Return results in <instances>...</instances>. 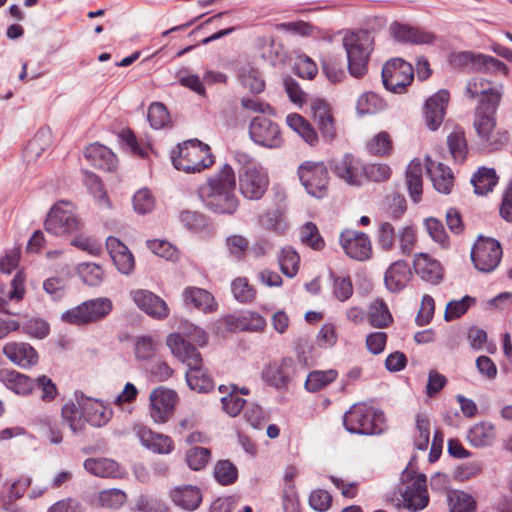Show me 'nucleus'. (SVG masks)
<instances>
[{
	"label": "nucleus",
	"instance_id": "1",
	"mask_svg": "<svg viewBox=\"0 0 512 512\" xmlns=\"http://www.w3.org/2000/svg\"><path fill=\"white\" fill-rule=\"evenodd\" d=\"M235 188L234 170L226 163L198 188V196L209 211L219 215H233L239 207Z\"/></svg>",
	"mask_w": 512,
	"mask_h": 512
},
{
	"label": "nucleus",
	"instance_id": "2",
	"mask_svg": "<svg viewBox=\"0 0 512 512\" xmlns=\"http://www.w3.org/2000/svg\"><path fill=\"white\" fill-rule=\"evenodd\" d=\"M167 345L172 354L186 364V382L189 388L198 393H208L214 388V381L207 369L203 367V359L195 345L178 334L167 337Z\"/></svg>",
	"mask_w": 512,
	"mask_h": 512
},
{
	"label": "nucleus",
	"instance_id": "3",
	"mask_svg": "<svg viewBox=\"0 0 512 512\" xmlns=\"http://www.w3.org/2000/svg\"><path fill=\"white\" fill-rule=\"evenodd\" d=\"M497 97V95L492 96L488 106H477L473 121L478 136V144L482 149L488 151L500 149L507 141L506 132L496 128Z\"/></svg>",
	"mask_w": 512,
	"mask_h": 512
},
{
	"label": "nucleus",
	"instance_id": "4",
	"mask_svg": "<svg viewBox=\"0 0 512 512\" xmlns=\"http://www.w3.org/2000/svg\"><path fill=\"white\" fill-rule=\"evenodd\" d=\"M343 423L350 433L375 435L384 431L385 417L373 406L356 403L344 414Z\"/></svg>",
	"mask_w": 512,
	"mask_h": 512
},
{
	"label": "nucleus",
	"instance_id": "5",
	"mask_svg": "<svg viewBox=\"0 0 512 512\" xmlns=\"http://www.w3.org/2000/svg\"><path fill=\"white\" fill-rule=\"evenodd\" d=\"M178 154L173 152L172 163L177 170L186 173H197L209 168L214 163V157L207 144L198 139H192L179 144Z\"/></svg>",
	"mask_w": 512,
	"mask_h": 512
},
{
	"label": "nucleus",
	"instance_id": "6",
	"mask_svg": "<svg viewBox=\"0 0 512 512\" xmlns=\"http://www.w3.org/2000/svg\"><path fill=\"white\" fill-rule=\"evenodd\" d=\"M373 39L366 31L350 33L343 38L348 60L349 73L360 78L367 72V64L372 51Z\"/></svg>",
	"mask_w": 512,
	"mask_h": 512
},
{
	"label": "nucleus",
	"instance_id": "7",
	"mask_svg": "<svg viewBox=\"0 0 512 512\" xmlns=\"http://www.w3.org/2000/svg\"><path fill=\"white\" fill-rule=\"evenodd\" d=\"M414 471L406 468L401 474L403 488L400 489L399 504L410 511H419L427 507L429 495L427 481L424 474L413 477Z\"/></svg>",
	"mask_w": 512,
	"mask_h": 512
},
{
	"label": "nucleus",
	"instance_id": "8",
	"mask_svg": "<svg viewBox=\"0 0 512 512\" xmlns=\"http://www.w3.org/2000/svg\"><path fill=\"white\" fill-rule=\"evenodd\" d=\"M79 225L74 206L70 202L62 200L50 209L44 228L52 235L64 236L73 234L78 230Z\"/></svg>",
	"mask_w": 512,
	"mask_h": 512
},
{
	"label": "nucleus",
	"instance_id": "9",
	"mask_svg": "<svg viewBox=\"0 0 512 512\" xmlns=\"http://www.w3.org/2000/svg\"><path fill=\"white\" fill-rule=\"evenodd\" d=\"M111 310L112 303L109 299H91L62 313L61 320L73 325H83L101 320Z\"/></svg>",
	"mask_w": 512,
	"mask_h": 512
},
{
	"label": "nucleus",
	"instance_id": "10",
	"mask_svg": "<svg viewBox=\"0 0 512 512\" xmlns=\"http://www.w3.org/2000/svg\"><path fill=\"white\" fill-rule=\"evenodd\" d=\"M249 136L255 144L268 149H278L284 143L280 126L263 115L256 116L250 121Z\"/></svg>",
	"mask_w": 512,
	"mask_h": 512
},
{
	"label": "nucleus",
	"instance_id": "11",
	"mask_svg": "<svg viewBox=\"0 0 512 512\" xmlns=\"http://www.w3.org/2000/svg\"><path fill=\"white\" fill-rule=\"evenodd\" d=\"M298 176L308 194L316 198H323L326 195L329 177L323 162H303L298 167Z\"/></svg>",
	"mask_w": 512,
	"mask_h": 512
},
{
	"label": "nucleus",
	"instance_id": "12",
	"mask_svg": "<svg viewBox=\"0 0 512 512\" xmlns=\"http://www.w3.org/2000/svg\"><path fill=\"white\" fill-rule=\"evenodd\" d=\"M296 363L290 357H284L266 364L261 371L262 380L279 391L288 390L296 376Z\"/></svg>",
	"mask_w": 512,
	"mask_h": 512
},
{
	"label": "nucleus",
	"instance_id": "13",
	"mask_svg": "<svg viewBox=\"0 0 512 512\" xmlns=\"http://www.w3.org/2000/svg\"><path fill=\"white\" fill-rule=\"evenodd\" d=\"M414 78V69L409 62L401 58L387 61L382 68L384 87L394 93H402Z\"/></svg>",
	"mask_w": 512,
	"mask_h": 512
},
{
	"label": "nucleus",
	"instance_id": "14",
	"mask_svg": "<svg viewBox=\"0 0 512 512\" xmlns=\"http://www.w3.org/2000/svg\"><path fill=\"white\" fill-rule=\"evenodd\" d=\"M239 191L248 200H260L269 186V176L261 165H253L239 171Z\"/></svg>",
	"mask_w": 512,
	"mask_h": 512
},
{
	"label": "nucleus",
	"instance_id": "15",
	"mask_svg": "<svg viewBox=\"0 0 512 512\" xmlns=\"http://www.w3.org/2000/svg\"><path fill=\"white\" fill-rule=\"evenodd\" d=\"M502 258V247L499 241L492 238L479 237L472 247L471 260L475 268L484 273L494 271Z\"/></svg>",
	"mask_w": 512,
	"mask_h": 512
},
{
	"label": "nucleus",
	"instance_id": "16",
	"mask_svg": "<svg viewBox=\"0 0 512 512\" xmlns=\"http://www.w3.org/2000/svg\"><path fill=\"white\" fill-rule=\"evenodd\" d=\"M150 416L155 423H165L173 415L178 395L173 389L159 386L149 396Z\"/></svg>",
	"mask_w": 512,
	"mask_h": 512
},
{
	"label": "nucleus",
	"instance_id": "17",
	"mask_svg": "<svg viewBox=\"0 0 512 512\" xmlns=\"http://www.w3.org/2000/svg\"><path fill=\"white\" fill-rule=\"evenodd\" d=\"M339 240L346 255L354 260L365 261L372 255L370 238L363 232L345 230Z\"/></svg>",
	"mask_w": 512,
	"mask_h": 512
},
{
	"label": "nucleus",
	"instance_id": "18",
	"mask_svg": "<svg viewBox=\"0 0 512 512\" xmlns=\"http://www.w3.org/2000/svg\"><path fill=\"white\" fill-rule=\"evenodd\" d=\"M332 172L349 185L358 186L364 177V165L352 154L334 159L330 164Z\"/></svg>",
	"mask_w": 512,
	"mask_h": 512
},
{
	"label": "nucleus",
	"instance_id": "19",
	"mask_svg": "<svg viewBox=\"0 0 512 512\" xmlns=\"http://www.w3.org/2000/svg\"><path fill=\"white\" fill-rule=\"evenodd\" d=\"M449 100L450 93L446 89L439 90L427 99L425 103V120L430 130L435 131L442 124Z\"/></svg>",
	"mask_w": 512,
	"mask_h": 512
},
{
	"label": "nucleus",
	"instance_id": "20",
	"mask_svg": "<svg viewBox=\"0 0 512 512\" xmlns=\"http://www.w3.org/2000/svg\"><path fill=\"white\" fill-rule=\"evenodd\" d=\"M392 37L402 43L415 45H430L436 40V35L422 28L411 27L406 24L394 22L390 26Z\"/></svg>",
	"mask_w": 512,
	"mask_h": 512
},
{
	"label": "nucleus",
	"instance_id": "21",
	"mask_svg": "<svg viewBox=\"0 0 512 512\" xmlns=\"http://www.w3.org/2000/svg\"><path fill=\"white\" fill-rule=\"evenodd\" d=\"M2 352L13 364L23 369H28L38 362V353L25 342H8L3 346Z\"/></svg>",
	"mask_w": 512,
	"mask_h": 512
},
{
	"label": "nucleus",
	"instance_id": "22",
	"mask_svg": "<svg viewBox=\"0 0 512 512\" xmlns=\"http://www.w3.org/2000/svg\"><path fill=\"white\" fill-rule=\"evenodd\" d=\"M133 301L139 309L154 318H165L169 309L164 300L151 291L140 289L131 292Z\"/></svg>",
	"mask_w": 512,
	"mask_h": 512
},
{
	"label": "nucleus",
	"instance_id": "23",
	"mask_svg": "<svg viewBox=\"0 0 512 512\" xmlns=\"http://www.w3.org/2000/svg\"><path fill=\"white\" fill-rule=\"evenodd\" d=\"M307 104L322 135L330 139L333 138L335 135V126L329 104L321 98H310Z\"/></svg>",
	"mask_w": 512,
	"mask_h": 512
},
{
	"label": "nucleus",
	"instance_id": "24",
	"mask_svg": "<svg viewBox=\"0 0 512 512\" xmlns=\"http://www.w3.org/2000/svg\"><path fill=\"white\" fill-rule=\"evenodd\" d=\"M106 248L120 273L128 275L133 271L135 266L134 257L124 243L118 238L110 236L106 240Z\"/></svg>",
	"mask_w": 512,
	"mask_h": 512
},
{
	"label": "nucleus",
	"instance_id": "25",
	"mask_svg": "<svg viewBox=\"0 0 512 512\" xmlns=\"http://www.w3.org/2000/svg\"><path fill=\"white\" fill-rule=\"evenodd\" d=\"M497 95V106L500 103L502 97V91L500 87L494 86L490 81L483 77L477 76L472 78L466 86L465 96L469 98H475L481 96L478 106H488L492 96Z\"/></svg>",
	"mask_w": 512,
	"mask_h": 512
},
{
	"label": "nucleus",
	"instance_id": "26",
	"mask_svg": "<svg viewBox=\"0 0 512 512\" xmlns=\"http://www.w3.org/2000/svg\"><path fill=\"white\" fill-rule=\"evenodd\" d=\"M413 267L415 273L425 282L438 284L442 280L443 272L440 263L427 253L415 255Z\"/></svg>",
	"mask_w": 512,
	"mask_h": 512
},
{
	"label": "nucleus",
	"instance_id": "27",
	"mask_svg": "<svg viewBox=\"0 0 512 512\" xmlns=\"http://www.w3.org/2000/svg\"><path fill=\"white\" fill-rule=\"evenodd\" d=\"M412 278V272L404 260L393 262L385 272L384 282L391 292L403 290Z\"/></svg>",
	"mask_w": 512,
	"mask_h": 512
},
{
	"label": "nucleus",
	"instance_id": "28",
	"mask_svg": "<svg viewBox=\"0 0 512 512\" xmlns=\"http://www.w3.org/2000/svg\"><path fill=\"white\" fill-rule=\"evenodd\" d=\"M426 169L433 187L442 194H449L453 187L454 177L451 169L443 163H436L426 158Z\"/></svg>",
	"mask_w": 512,
	"mask_h": 512
},
{
	"label": "nucleus",
	"instance_id": "29",
	"mask_svg": "<svg viewBox=\"0 0 512 512\" xmlns=\"http://www.w3.org/2000/svg\"><path fill=\"white\" fill-rule=\"evenodd\" d=\"M85 158L96 168L114 171L117 167L116 155L106 146L93 143L84 152Z\"/></svg>",
	"mask_w": 512,
	"mask_h": 512
},
{
	"label": "nucleus",
	"instance_id": "30",
	"mask_svg": "<svg viewBox=\"0 0 512 512\" xmlns=\"http://www.w3.org/2000/svg\"><path fill=\"white\" fill-rule=\"evenodd\" d=\"M85 470L102 478H122L125 470L110 458H88L83 464Z\"/></svg>",
	"mask_w": 512,
	"mask_h": 512
},
{
	"label": "nucleus",
	"instance_id": "31",
	"mask_svg": "<svg viewBox=\"0 0 512 512\" xmlns=\"http://www.w3.org/2000/svg\"><path fill=\"white\" fill-rule=\"evenodd\" d=\"M173 503L186 511L196 510L202 502V493L197 486L182 485L170 492Z\"/></svg>",
	"mask_w": 512,
	"mask_h": 512
},
{
	"label": "nucleus",
	"instance_id": "32",
	"mask_svg": "<svg viewBox=\"0 0 512 512\" xmlns=\"http://www.w3.org/2000/svg\"><path fill=\"white\" fill-rule=\"evenodd\" d=\"M137 435L141 444L155 453L169 454L174 449V442L167 435L153 432L145 427H140Z\"/></svg>",
	"mask_w": 512,
	"mask_h": 512
},
{
	"label": "nucleus",
	"instance_id": "33",
	"mask_svg": "<svg viewBox=\"0 0 512 512\" xmlns=\"http://www.w3.org/2000/svg\"><path fill=\"white\" fill-rule=\"evenodd\" d=\"M0 382L14 393L23 396L30 394L35 386L32 378L12 369L0 370Z\"/></svg>",
	"mask_w": 512,
	"mask_h": 512
},
{
	"label": "nucleus",
	"instance_id": "34",
	"mask_svg": "<svg viewBox=\"0 0 512 512\" xmlns=\"http://www.w3.org/2000/svg\"><path fill=\"white\" fill-rule=\"evenodd\" d=\"M185 302L195 308L207 313L215 311L217 303L213 295L205 289L188 287L184 291Z\"/></svg>",
	"mask_w": 512,
	"mask_h": 512
},
{
	"label": "nucleus",
	"instance_id": "35",
	"mask_svg": "<svg viewBox=\"0 0 512 512\" xmlns=\"http://www.w3.org/2000/svg\"><path fill=\"white\" fill-rule=\"evenodd\" d=\"M228 323L242 331H261L266 326L265 319L257 312L246 311L238 316H230Z\"/></svg>",
	"mask_w": 512,
	"mask_h": 512
},
{
	"label": "nucleus",
	"instance_id": "36",
	"mask_svg": "<svg viewBox=\"0 0 512 512\" xmlns=\"http://www.w3.org/2000/svg\"><path fill=\"white\" fill-rule=\"evenodd\" d=\"M286 122L310 146H315L318 143L319 138L315 129L301 115L296 113L289 114Z\"/></svg>",
	"mask_w": 512,
	"mask_h": 512
},
{
	"label": "nucleus",
	"instance_id": "37",
	"mask_svg": "<svg viewBox=\"0 0 512 512\" xmlns=\"http://www.w3.org/2000/svg\"><path fill=\"white\" fill-rule=\"evenodd\" d=\"M406 184L412 200L419 202L422 196V165L418 159L412 160L407 167Z\"/></svg>",
	"mask_w": 512,
	"mask_h": 512
},
{
	"label": "nucleus",
	"instance_id": "38",
	"mask_svg": "<svg viewBox=\"0 0 512 512\" xmlns=\"http://www.w3.org/2000/svg\"><path fill=\"white\" fill-rule=\"evenodd\" d=\"M498 182V177L493 168L481 167L471 178L474 192L478 195H486L491 192Z\"/></svg>",
	"mask_w": 512,
	"mask_h": 512
},
{
	"label": "nucleus",
	"instance_id": "39",
	"mask_svg": "<svg viewBox=\"0 0 512 512\" xmlns=\"http://www.w3.org/2000/svg\"><path fill=\"white\" fill-rule=\"evenodd\" d=\"M218 389L221 393H226V395L221 398L223 410L231 417L237 416L246 405V401L240 397L237 387L231 386L228 388L221 385Z\"/></svg>",
	"mask_w": 512,
	"mask_h": 512
},
{
	"label": "nucleus",
	"instance_id": "40",
	"mask_svg": "<svg viewBox=\"0 0 512 512\" xmlns=\"http://www.w3.org/2000/svg\"><path fill=\"white\" fill-rule=\"evenodd\" d=\"M495 438V428L488 422L475 424L467 434V440L475 447L491 445Z\"/></svg>",
	"mask_w": 512,
	"mask_h": 512
},
{
	"label": "nucleus",
	"instance_id": "41",
	"mask_svg": "<svg viewBox=\"0 0 512 512\" xmlns=\"http://www.w3.org/2000/svg\"><path fill=\"white\" fill-rule=\"evenodd\" d=\"M455 60L461 64H466L468 62L475 63L485 70L504 71L506 69V66L503 62L492 56L482 54L475 55L471 52H461L455 56Z\"/></svg>",
	"mask_w": 512,
	"mask_h": 512
},
{
	"label": "nucleus",
	"instance_id": "42",
	"mask_svg": "<svg viewBox=\"0 0 512 512\" xmlns=\"http://www.w3.org/2000/svg\"><path fill=\"white\" fill-rule=\"evenodd\" d=\"M447 145L455 162L463 163L468 153L464 130L456 127L447 137Z\"/></svg>",
	"mask_w": 512,
	"mask_h": 512
},
{
	"label": "nucleus",
	"instance_id": "43",
	"mask_svg": "<svg viewBox=\"0 0 512 512\" xmlns=\"http://www.w3.org/2000/svg\"><path fill=\"white\" fill-rule=\"evenodd\" d=\"M111 416L112 411L98 402H89L83 411L85 422L94 427L104 426Z\"/></svg>",
	"mask_w": 512,
	"mask_h": 512
},
{
	"label": "nucleus",
	"instance_id": "44",
	"mask_svg": "<svg viewBox=\"0 0 512 512\" xmlns=\"http://www.w3.org/2000/svg\"><path fill=\"white\" fill-rule=\"evenodd\" d=\"M61 417L74 434H79L85 429L83 412L73 402L65 403L61 410Z\"/></svg>",
	"mask_w": 512,
	"mask_h": 512
},
{
	"label": "nucleus",
	"instance_id": "45",
	"mask_svg": "<svg viewBox=\"0 0 512 512\" xmlns=\"http://www.w3.org/2000/svg\"><path fill=\"white\" fill-rule=\"evenodd\" d=\"M83 183L99 205L111 208V202L103 188L101 179L90 171H84Z\"/></svg>",
	"mask_w": 512,
	"mask_h": 512
},
{
	"label": "nucleus",
	"instance_id": "46",
	"mask_svg": "<svg viewBox=\"0 0 512 512\" xmlns=\"http://www.w3.org/2000/svg\"><path fill=\"white\" fill-rule=\"evenodd\" d=\"M231 292L236 301L248 304L256 298V289L246 277H237L231 282Z\"/></svg>",
	"mask_w": 512,
	"mask_h": 512
},
{
	"label": "nucleus",
	"instance_id": "47",
	"mask_svg": "<svg viewBox=\"0 0 512 512\" xmlns=\"http://www.w3.org/2000/svg\"><path fill=\"white\" fill-rule=\"evenodd\" d=\"M238 77L241 85L253 94H259L265 88V82L260 72L253 67H242Z\"/></svg>",
	"mask_w": 512,
	"mask_h": 512
},
{
	"label": "nucleus",
	"instance_id": "48",
	"mask_svg": "<svg viewBox=\"0 0 512 512\" xmlns=\"http://www.w3.org/2000/svg\"><path fill=\"white\" fill-rule=\"evenodd\" d=\"M368 319L370 324L377 328L387 327L393 320L388 306L380 299H376L371 303Z\"/></svg>",
	"mask_w": 512,
	"mask_h": 512
},
{
	"label": "nucleus",
	"instance_id": "49",
	"mask_svg": "<svg viewBox=\"0 0 512 512\" xmlns=\"http://www.w3.org/2000/svg\"><path fill=\"white\" fill-rule=\"evenodd\" d=\"M447 498L450 512H475L476 510L475 500L464 491H450Z\"/></svg>",
	"mask_w": 512,
	"mask_h": 512
},
{
	"label": "nucleus",
	"instance_id": "50",
	"mask_svg": "<svg viewBox=\"0 0 512 512\" xmlns=\"http://www.w3.org/2000/svg\"><path fill=\"white\" fill-rule=\"evenodd\" d=\"M417 241L416 230L412 225L398 226L396 230V243L403 256H409L415 248Z\"/></svg>",
	"mask_w": 512,
	"mask_h": 512
},
{
	"label": "nucleus",
	"instance_id": "51",
	"mask_svg": "<svg viewBox=\"0 0 512 512\" xmlns=\"http://www.w3.org/2000/svg\"><path fill=\"white\" fill-rule=\"evenodd\" d=\"M338 376L334 369L325 371L315 370L308 374L305 381V388L310 392H316L333 382Z\"/></svg>",
	"mask_w": 512,
	"mask_h": 512
},
{
	"label": "nucleus",
	"instance_id": "52",
	"mask_svg": "<svg viewBox=\"0 0 512 512\" xmlns=\"http://www.w3.org/2000/svg\"><path fill=\"white\" fill-rule=\"evenodd\" d=\"M281 272L289 277H294L299 270L300 257L291 246L282 248L278 258Z\"/></svg>",
	"mask_w": 512,
	"mask_h": 512
},
{
	"label": "nucleus",
	"instance_id": "53",
	"mask_svg": "<svg viewBox=\"0 0 512 512\" xmlns=\"http://www.w3.org/2000/svg\"><path fill=\"white\" fill-rule=\"evenodd\" d=\"M213 474L219 484L227 486L236 482L238 469L229 460H219L214 466Z\"/></svg>",
	"mask_w": 512,
	"mask_h": 512
},
{
	"label": "nucleus",
	"instance_id": "54",
	"mask_svg": "<svg viewBox=\"0 0 512 512\" xmlns=\"http://www.w3.org/2000/svg\"><path fill=\"white\" fill-rule=\"evenodd\" d=\"M395 226L389 221H383L379 224L377 230V243L379 247L386 251H392L396 247V230Z\"/></svg>",
	"mask_w": 512,
	"mask_h": 512
},
{
	"label": "nucleus",
	"instance_id": "55",
	"mask_svg": "<svg viewBox=\"0 0 512 512\" xmlns=\"http://www.w3.org/2000/svg\"><path fill=\"white\" fill-rule=\"evenodd\" d=\"M185 459L190 469L199 471L211 460V451L205 447L195 446L187 450Z\"/></svg>",
	"mask_w": 512,
	"mask_h": 512
},
{
	"label": "nucleus",
	"instance_id": "56",
	"mask_svg": "<svg viewBox=\"0 0 512 512\" xmlns=\"http://www.w3.org/2000/svg\"><path fill=\"white\" fill-rule=\"evenodd\" d=\"M300 240L306 246L317 251L325 247V241L313 222H307L301 227Z\"/></svg>",
	"mask_w": 512,
	"mask_h": 512
},
{
	"label": "nucleus",
	"instance_id": "57",
	"mask_svg": "<svg viewBox=\"0 0 512 512\" xmlns=\"http://www.w3.org/2000/svg\"><path fill=\"white\" fill-rule=\"evenodd\" d=\"M31 484V479L29 477H23V478H20L14 482H12L8 487H7V498H8V501H4L3 503V507L6 511L8 512H17L16 509H14V507L12 506V503L18 499H20L25 491L27 490V488L30 486Z\"/></svg>",
	"mask_w": 512,
	"mask_h": 512
},
{
	"label": "nucleus",
	"instance_id": "58",
	"mask_svg": "<svg viewBox=\"0 0 512 512\" xmlns=\"http://www.w3.org/2000/svg\"><path fill=\"white\" fill-rule=\"evenodd\" d=\"M430 438V422L425 414L418 413L416 416V433L414 435V446L418 450H426Z\"/></svg>",
	"mask_w": 512,
	"mask_h": 512
},
{
	"label": "nucleus",
	"instance_id": "59",
	"mask_svg": "<svg viewBox=\"0 0 512 512\" xmlns=\"http://www.w3.org/2000/svg\"><path fill=\"white\" fill-rule=\"evenodd\" d=\"M475 302V298L468 295L464 296L460 300H452L448 302L444 315L445 320L451 321L461 317Z\"/></svg>",
	"mask_w": 512,
	"mask_h": 512
},
{
	"label": "nucleus",
	"instance_id": "60",
	"mask_svg": "<svg viewBox=\"0 0 512 512\" xmlns=\"http://www.w3.org/2000/svg\"><path fill=\"white\" fill-rule=\"evenodd\" d=\"M125 501V492L117 488L103 490L98 495L99 504L110 509H117L121 507Z\"/></svg>",
	"mask_w": 512,
	"mask_h": 512
},
{
	"label": "nucleus",
	"instance_id": "61",
	"mask_svg": "<svg viewBox=\"0 0 512 512\" xmlns=\"http://www.w3.org/2000/svg\"><path fill=\"white\" fill-rule=\"evenodd\" d=\"M147 118L152 128L161 129L169 122V113L162 103L155 102L150 105Z\"/></svg>",
	"mask_w": 512,
	"mask_h": 512
},
{
	"label": "nucleus",
	"instance_id": "62",
	"mask_svg": "<svg viewBox=\"0 0 512 512\" xmlns=\"http://www.w3.org/2000/svg\"><path fill=\"white\" fill-rule=\"evenodd\" d=\"M392 143L387 132L378 133L368 144L367 150L375 156H385L390 154Z\"/></svg>",
	"mask_w": 512,
	"mask_h": 512
},
{
	"label": "nucleus",
	"instance_id": "63",
	"mask_svg": "<svg viewBox=\"0 0 512 512\" xmlns=\"http://www.w3.org/2000/svg\"><path fill=\"white\" fill-rule=\"evenodd\" d=\"M78 273L83 282L89 286H97L102 281L103 270L94 263H82L78 266Z\"/></svg>",
	"mask_w": 512,
	"mask_h": 512
},
{
	"label": "nucleus",
	"instance_id": "64",
	"mask_svg": "<svg viewBox=\"0 0 512 512\" xmlns=\"http://www.w3.org/2000/svg\"><path fill=\"white\" fill-rule=\"evenodd\" d=\"M157 352V343L151 336H142L136 340L135 356L140 361L152 358Z\"/></svg>",
	"mask_w": 512,
	"mask_h": 512
}]
</instances>
